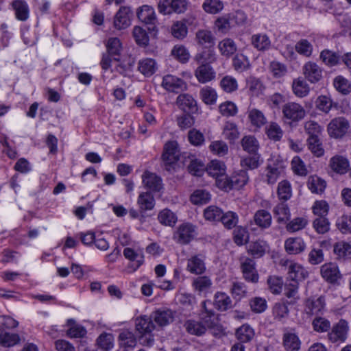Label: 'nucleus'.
Here are the masks:
<instances>
[{"label":"nucleus","instance_id":"nucleus-40","mask_svg":"<svg viewBox=\"0 0 351 351\" xmlns=\"http://www.w3.org/2000/svg\"><path fill=\"white\" fill-rule=\"evenodd\" d=\"M273 213L279 223L287 221L291 217L289 208L285 202L278 204L274 208Z\"/></svg>","mask_w":351,"mask_h":351},{"label":"nucleus","instance_id":"nucleus-46","mask_svg":"<svg viewBox=\"0 0 351 351\" xmlns=\"http://www.w3.org/2000/svg\"><path fill=\"white\" fill-rule=\"evenodd\" d=\"M208 148L212 154L219 157L227 155L229 150L227 143L222 140L212 141Z\"/></svg>","mask_w":351,"mask_h":351},{"label":"nucleus","instance_id":"nucleus-36","mask_svg":"<svg viewBox=\"0 0 351 351\" xmlns=\"http://www.w3.org/2000/svg\"><path fill=\"white\" fill-rule=\"evenodd\" d=\"M254 221L256 225L265 229L271 226L272 217L269 212L261 209L255 213Z\"/></svg>","mask_w":351,"mask_h":351},{"label":"nucleus","instance_id":"nucleus-63","mask_svg":"<svg viewBox=\"0 0 351 351\" xmlns=\"http://www.w3.org/2000/svg\"><path fill=\"white\" fill-rule=\"evenodd\" d=\"M234 189H239L247 184L249 180L247 173L244 170L235 172L231 176Z\"/></svg>","mask_w":351,"mask_h":351},{"label":"nucleus","instance_id":"nucleus-20","mask_svg":"<svg viewBox=\"0 0 351 351\" xmlns=\"http://www.w3.org/2000/svg\"><path fill=\"white\" fill-rule=\"evenodd\" d=\"M285 249L289 254H298L306 249V244L301 237H290L285 242Z\"/></svg>","mask_w":351,"mask_h":351},{"label":"nucleus","instance_id":"nucleus-38","mask_svg":"<svg viewBox=\"0 0 351 351\" xmlns=\"http://www.w3.org/2000/svg\"><path fill=\"white\" fill-rule=\"evenodd\" d=\"M254 329L248 324H243L236 330L235 336L241 343H247L254 337Z\"/></svg>","mask_w":351,"mask_h":351},{"label":"nucleus","instance_id":"nucleus-41","mask_svg":"<svg viewBox=\"0 0 351 351\" xmlns=\"http://www.w3.org/2000/svg\"><path fill=\"white\" fill-rule=\"evenodd\" d=\"M222 134L230 143H234L239 138L240 133L237 125L234 123L227 121L224 124Z\"/></svg>","mask_w":351,"mask_h":351},{"label":"nucleus","instance_id":"nucleus-51","mask_svg":"<svg viewBox=\"0 0 351 351\" xmlns=\"http://www.w3.org/2000/svg\"><path fill=\"white\" fill-rule=\"evenodd\" d=\"M335 89L343 95H348L351 93L350 82L341 75L336 77L333 80Z\"/></svg>","mask_w":351,"mask_h":351},{"label":"nucleus","instance_id":"nucleus-49","mask_svg":"<svg viewBox=\"0 0 351 351\" xmlns=\"http://www.w3.org/2000/svg\"><path fill=\"white\" fill-rule=\"evenodd\" d=\"M202 100L207 105L215 104L217 101V94L210 86L203 87L199 92Z\"/></svg>","mask_w":351,"mask_h":351},{"label":"nucleus","instance_id":"nucleus-45","mask_svg":"<svg viewBox=\"0 0 351 351\" xmlns=\"http://www.w3.org/2000/svg\"><path fill=\"white\" fill-rule=\"evenodd\" d=\"M195 39L197 43L202 46H213L215 43V37L209 30H198L195 34Z\"/></svg>","mask_w":351,"mask_h":351},{"label":"nucleus","instance_id":"nucleus-34","mask_svg":"<svg viewBox=\"0 0 351 351\" xmlns=\"http://www.w3.org/2000/svg\"><path fill=\"white\" fill-rule=\"evenodd\" d=\"M207 173L217 179L226 173V167L225 164L217 160H212L206 168Z\"/></svg>","mask_w":351,"mask_h":351},{"label":"nucleus","instance_id":"nucleus-2","mask_svg":"<svg viewBox=\"0 0 351 351\" xmlns=\"http://www.w3.org/2000/svg\"><path fill=\"white\" fill-rule=\"evenodd\" d=\"M179 157L180 151L177 143L175 141L167 142L165 145L164 152L162 155L165 169L168 171L174 170Z\"/></svg>","mask_w":351,"mask_h":351},{"label":"nucleus","instance_id":"nucleus-29","mask_svg":"<svg viewBox=\"0 0 351 351\" xmlns=\"http://www.w3.org/2000/svg\"><path fill=\"white\" fill-rule=\"evenodd\" d=\"M324 306L325 301L323 297L309 298L306 301L305 311L308 315H317L324 310Z\"/></svg>","mask_w":351,"mask_h":351},{"label":"nucleus","instance_id":"nucleus-6","mask_svg":"<svg viewBox=\"0 0 351 351\" xmlns=\"http://www.w3.org/2000/svg\"><path fill=\"white\" fill-rule=\"evenodd\" d=\"M196 234L195 226L189 223L181 224L173 234V239L178 243L187 244Z\"/></svg>","mask_w":351,"mask_h":351},{"label":"nucleus","instance_id":"nucleus-31","mask_svg":"<svg viewBox=\"0 0 351 351\" xmlns=\"http://www.w3.org/2000/svg\"><path fill=\"white\" fill-rule=\"evenodd\" d=\"M66 326L68 329L66 335L70 338H82L86 335V329L82 325L76 323L73 319L67 320Z\"/></svg>","mask_w":351,"mask_h":351},{"label":"nucleus","instance_id":"nucleus-16","mask_svg":"<svg viewBox=\"0 0 351 351\" xmlns=\"http://www.w3.org/2000/svg\"><path fill=\"white\" fill-rule=\"evenodd\" d=\"M194 75L197 81L202 84L208 83L216 77V73L210 64H198L194 71Z\"/></svg>","mask_w":351,"mask_h":351},{"label":"nucleus","instance_id":"nucleus-15","mask_svg":"<svg viewBox=\"0 0 351 351\" xmlns=\"http://www.w3.org/2000/svg\"><path fill=\"white\" fill-rule=\"evenodd\" d=\"M142 182L144 187L152 192H159L162 189V179L156 173L148 171L142 175Z\"/></svg>","mask_w":351,"mask_h":351},{"label":"nucleus","instance_id":"nucleus-14","mask_svg":"<svg viewBox=\"0 0 351 351\" xmlns=\"http://www.w3.org/2000/svg\"><path fill=\"white\" fill-rule=\"evenodd\" d=\"M191 286L199 295H206L213 287V281L210 276H199L193 279Z\"/></svg>","mask_w":351,"mask_h":351},{"label":"nucleus","instance_id":"nucleus-58","mask_svg":"<svg viewBox=\"0 0 351 351\" xmlns=\"http://www.w3.org/2000/svg\"><path fill=\"white\" fill-rule=\"evenodd\" d=\"M266 134L269 139L279 141L283 136V131L278 123L271 122L266 128Z\"/></svg>","mask_w":351,"mask_h":351},{"label":"nucleus","instance_id":"nucleus-12","mask_svg":"<svg viewBox=\"0 0 351 351\" xmlns=\"http://www.w3.org/2000/svg\"><path fill=\"white\" fill-rule=\"evenodd\" d=\"M186 270L192 274L202 275L206 270L205 256L195 254L187 259Z\"/></svg>","mask_w":351,"mask_h":351},{"label":"nucleus","instance_id":"nucleus-21","mask_svg":"<svg viewBox=\"0 0 351 351\" xmlns=\"http://www.w3.org/2000/svg\"><path fill=\"white\" fill-rule=\"evenodd\" d=\"M137 17L145 24L155 25L157 22L156 15L153 7L143 5L138 9Z\"/></svg>","mask_w":351,"mask_h":351},{"label":"nucleus","instance_id":"nucleus-33","mask_svg":"<svg viewBox=\"0 0 351 351\" xmlns=\"http://www.w3.org/2000/svg\"><path fill=\"white\" fill-rule=\"evenodd\" d=\"M218 49L221 56L230 58L237 50L235 42L231 38H224L218 43Z\"/></svg>","mask_w":351,"mask_h":351},{"label":"nucleus","instance_id":"nucleus-43","mask_svg":"<svg viewBox=\"0 0 351 351\" xmlns=\"http://www.w3.org/2000/svg\"><path fill=\"white\" fill-rule=\"evenodd\" d=\"M292 89L293 93L298 97H304L309 93V86L308 84L301 77L293 80L292 83Z\"/></svg>","mask_w":351,"mask_h":351},{"label":"nucleus","instance_id":"nucleus-25","mask_svg":"<svg viewBox=\"0 0 351 351\" xmlns=\"http://www.w3.org/2000/svg\"><path fill=\"white\" fill-rule=\"evenodd\" d=\"M269 251V245L263 240H256L252 241L247 246V252L254 258L262 257Z\"/></svg>","mask_w":351,"mask_h":351},{"label":"nucleus","instance_id":"nucleus-64","mask_svg":"<svg viewBox=\"0 0 351 351\" xmlns=\"http://www.w3.org/2000/svg\"><path fill=\"white\" fill-rule=\"evenodd\" d=\"M221 208L216 206H210L207 207L204 211V217L206 220L210 221H219L222 217Z\"/></svg>","mask_w":351,"mask_h":351},{"label":"nucleus","instance_id":"nucleus-56","mask_svg":"<svg viewBox=\"0 0 351 351\" xmlns=\"http://www.w3.org/2000/svg\"><path fill=\"white\" fill-rule=\"evenodd\" d=\"M190 199L193 204H204L210 201V194L204 189H197L192 193Z\"/></svg>","mask_w":351,"mask_h":351},{"label":"nucleus","instance_id":"nucleus-32","mask_svg":"<svg viewBox=\"0 0 351 351\" xmlns=\"http://www.w3.org/2000/svg\"><path fill=\"white\" fill-rule=\"evenodd\" d=\"M137 204L141 211L151 210L155 206V199L151 192H142L138 197Z\"/></svg>","mask_w":351,"mask_h":351},{"label":"nucleus","instance_id":"nucleus-35","mask_svg":"<svg viewBox=\"0 0 351 351\" xmlns=\"http://www.w3.org/2000/svg\"><path fill=\"white\" fill-rule=\"evenodd\" d=\"M158 220L163 226L173 227L178 221V217L170 209L165 208L158 213Z\"/></svg>","mask_w":351,"mask_h":351},{"label":"nucleus","instance_id":"nucleus-19","mask_svg":"<svg viewBox=\"0 0 351 351\" xmlns=\"http://www.w3.org/2000/svg\"><path fill=\"white\" fill-rule=\"evenodd\" d=\"M152 318L160 326L169 324L174 319L173 312L168 308H160L152 314Z\"/></svg>","mask_w":351,"mask_h":351},{"label":"nucleus","instance_id":"nucleus-55","mask_svg":"<svg viewBox=\"0 0 351 351\" xmlns=\"http://www.w3.org/2000/svg\"><path fill=\"white\" fill-rule=\"evenodd\" d=\"M307 184L311 191L315 193H321L326 188L325 181L316 176L309 177Z\"/></svg>","mask_w":351,"mask_h":351},{"label":"nucleus","instance_id":"nucleus-10","mask_svg":"<svg viewBox=\"0 0 351 351\" xmlns=\"http://www.w3.org/2000/svg\"><path fill=\"white\" fill-rule=\"evenodd\" d=\"M161 85L166 90L176 93L187 88V84L184 80L171 74L165 75L162 77Z\"/></svg>","mask_w":351,"mask_h":351},{"label":"nucleus","instance_id":"nucleus-13","mask_svg":"<svg viewBox=\"0 0 351 351\" xmlns=\"http://www.w3.org/2000/svg\"><path fill=\"white\" fill-rule=\"evenodd\" d=\"M305 78L311 83H317L322 78V69L315 62L308 61L302 66Z\"/></svg>","mask_w":351,"mask_h":351},{"label":"nucleus","instance_id":"nucleus-53","mask_svg":"<svg viewBox=\"0 0 351 351\" xmlns=\"http://www.w3.org/2000/svg\"><path fill=\"white\" fill-rule=\"evenodd\" d=\"M120 344L124 347L134 348L136 345V339L132 332L124 330L119 335Z\"/></svg>","mask_w":351,"mask_h":351},{"label":"nucleus","instance_id":"nucleus-48","mask_svg":"<svg viewBox=\"0 0 351 351\" xmlns=\"http://www.w3.org/2000/svg\"><path fill=\"white\" fill-rule=\"evenodd\" d=\"M114 337L110 333L103 332L97 339V346L104 351H109L114 347Z\"/></svg>","mask_w":351,"mask_h":351},{"label":"nucleus","instance_id":"nucleus-18","mask_svg":"<svg viewBox=\"0 0 351 351\" xmlns=\"http://www.w3.org/2000/svg\"><path fill=\"white\" fill-rule=\"evenodd\" d=\"M135 328L141 336H145L152 332L155 326L152 322V317L143 315L135 319Z\"/></svg>","mask_w":351,"mask_h":351},{"label":"nucleus","instance_id":"nucleus-61","mask_svg":"<svg viewBox=\"0 0 351 351\" xmlns=\"http://www.w3.org/2000/svg\"><path fill=\"white\" fill-rule=\"evenodd\" d=\"M313 227L318 234H325L330 230V223L326 217H317L313 221Z\"/></svg>","mask_w":351,"mask_h":351},{"label":"nucleus","instance_id":"nucleus-44","mask_svg":"<svg viewBox=\"0 0 351 351\" xmlns=\"http://www.w3.org/2000/svg\"><path fill=\"white\" fill-rule=\"evenodd\" d=\"M248 118L252 125L261 128L267 123V119L263 112L256 108L248 111Z\"/></svg>","mask_w":351,"mask_h":351},{"label":"nucleus","instance_id":"nucleus-9","mask_svg":"<svg viewBox=\"0 0 351 351\" xmlns=\"http://www.w3.org/2000/svg\"><path fill=\"white\" fill-rule=\"evenodd\" d=\"M241 269L245 280L252 283L258 282L259 276L253 259L248 257L241 258Z\"/></svg>","mask_w":351,"mask_h":351},{"label":"nucleus","instance_id":"nucleus-26","mask_svg":"<svg viewBox=\"0 0 351 351\" xmlns=\"http://www.w3.org/2000/svg\"><path fill=\"white\" fill-rule=\"evenodd\" d=\"M158 69V64L154 59L143 58L138 61V70L145 77L154 75Z\"/></svg>","mask_w":351,"mask_h":351},{"label":"nucleus","instance_id":"nucleus-52","mask_svg":"<svg viewBox=\"0 0 351 351\" xmlns=\"http://www.w3.org/2000/svg\"><path fill=\"white\" fill-rule=\"evenodd\" d=\"M223 3L220 0H206L202 4L203 10L208 14H216L223 9Z\"/></svg>","mask_w":351,"mask_h":351},{"label":"nucleus","instance_id":"nucleus-30","mask_svg":"<svg viewBox=\"0 0 351 351\" xmlns=\"http://www.w3.org/2000/svg\"><path fill=\"white\" fill-rule=\"evenodd\" d=\"M282 343L287 351H298L301 346V341L298 336L290 332L284 333Z\"/></svg>","mask_w":351,"mask_h":351},{"label":"nucleus","instance_id":"nucleus-37","mask_svg":"<svg viewBox=\"0 0 351 351\" xmlns=\"http://www.w3.org/2000/svg\"><path fill=\"white\" fill-rule=\"evenodd\" d=\"M213 304L219 311H224L232 307V300L226 293L217 292L214 296Z\"/></svg>","mask_w":351,"mask_h":351},{"label":"nucleus","instance_id":"nucleus-42","mask_svg":"<svg viewBox=\"0 0 351 351\" xmlns=\"http://www.w3.org/2000/svg\"><path fill=\"white\" fill-rule=\"evenodd\" d=\"M319 58L324 64L330 67L337 65L340 61V56L329 49L322 51Z\"/></svg>","mask_w":351,"mask_h":351},{"label":"nucleus","instance_id":"nucleus-62","mask_svg":"<svg viewBox=\"0 0 351 351\" xmlns=\"http://www.w3.org/2000/svg\"><path fill=\"white\" fill-rule=\"evenodd\" d=\"M133 37L137 45L145 47L149 43V36L146 31L141 27L135 26L132 31Z\"/></svg>","mask_w":351,"mask_h":351},{"label":"nucleus","instance_id":"nucleus-3","mask_svg":"<svg viewBox=\"0 0 351 351\" xmlns=\"http://www.w3.org/2000/svg\"><path fill=\"white\" fill-rule=\"evenodd\" d=\"M280 265L285 267L287 271V278L291 281L298 282L308 276V272L304 267L293 260L282 259Z\"/></svg>","mask_w":351,"mask_h":351},{"label":"nucleus","instance_id":"nucleus-5","mask_svg":"<svg viewBox=\"0 0 351 351\" xmlns=\"http://www.w3.org/2000/svg\"><path fill=\"white\" fill-rule=\"evenodd\" d=\"M349 330L348 323L345 319H340L333 325L328 333V339L334 343H340L346 341Z\"/></svg>","mask_w":351,"mask_h":351},{"label":"nucleus","instance_id":"nucleus-60","mask_svg":"<svg viewBox=\"0 0 351 351\" xmlns=\"http://www.w3.org/2000/svg\"><path fill=\"white\" fill-rule=\"evenodd\" d=\"M171 32L174 38L182 40L186 36L188 28L184 22L176 21L172 25Z\"/></svg>","mask_w":351,"mask_h":351},{"label":"nucleus","instance_id":"nucleus-24","mask_svg":"<svg viewBox=\"0 0 351 351\" xmlns=\"http://www.w3.org/2000/svg\"><path fill=\"white\" fill-rule=\"evenodd\" d=\"M329 167L333 171L339 174H344L349 169L350 162L346 158L336 155L330 158Z\"/></svg>","mask_w":351,"mask_h":351},{"label":"nucleus","instance_id":"nucleus-54","mask_svg":"<svg viewBox=\"0 0 351 351\" xmlns=\"http://www.w3.org/2000/svg\"><path fill=\"white\" fill-rule=\"evenodd\" d=\"M295 49L299 54L309 58L313 53V47L308 40L301 39L296 43Z\"/></svg>","mask_w":351,"mask_h":351},{"label":"nucleus","instance_id":"nucleus-59","mask_svg":"<svg viewBox=\"0 0 351 351\" xmlns=\"http://www.w3.org/2000/svg\"><path fill=\"white\" fill-rule=\"evenodd\" d=\"M307 143L308 149L315 156L320 157L324 155V149L322 146L320 136L308 138Z\"/></svg>","mask_w":351,"mask_h":351},{"label":"nucleus","instance_id":"nucleus-8","mask_svg":"<svg viewBox=\"0 0 351 351\" xmlns=\"http://www.w3.org/2000/svg\"><path fill=\"white\" fill-rule=\"evenodd\" d=\"M350 127L348 121L343 118L333 119L328 125V132L330 136L335 138L343 137Z\"/></svg>","mask_w":351,"mask_h":351},{"label":"nucleus","instance_id":"nucleus-39","mask_svg":"<svg viewBox=\"0 0 351 351\" xmlns=\"http://www.w3.org/2000/svg\"><path fill=\"white\" fill-rule=\"evenodd\" d=\"M171 55L182 64L188 62L191 57L189 50L182 45H175L171 49Z\"/></svg>","mask_w":351,"mask_h":351},{"label":"nucleus","instance_id":"nucleus-4","mask_svg":"<svg viewBox=\"0 0 351 351\" xmlns=\"http://www.w3.org/2000/svg\"><path fill=\"white\" fill-rule=\"evenodd\" d=\"M285 162L278 158L269 161L265 169V180L269 184H274L284 173Z\"/></svg>","mask_w":351,"mask_h":351},{"label":"nucleus","instance_id":"nucleus-11","mask_svg":"<svg viewBox=\"0 0 351 351\" xmlns=\"http://www.w3.org/2000/svg\"><path fill=\"white\" fill-rule=\"evenodd\" d=\"M132 12L130 8L122 6L114 16L113 26L118 30L125 29L131 25Z\"/></svg>","mask_w":351,"mask_h":351},{"label":"nucleus","instance_id":"nucleus-17","mask_svg":"<svg viewBox=\"0 0 351 351\" xmlns=\"http://www.w3.org/2000/svg\"><path fill=\"white\" fill-rule=\"evenodd\" d=\"M178 106L184 112L194 113L197 111V101L189 94H181L176 99Z\"/></svg>","mask_w":351,"mask_h":351},{"label":"nucleus","instance_id":"nucleus-23","mask_svg":"<svg viewBox=\"0 0 351 351\" xmlns=\"http://www.w3.org/2000/svg\"><path fill=\"white\" fill-rule=\"evenodd\" d=\"M321 275L323 278L331 283L340 278L338 267L332 263H326L321 267Z\"/></svg>","mask_w":351,"mask_h":351},{"label":"nucleus","instance_id":"nucleus-27","mask_svg":"<svg viewBox=\"0 0 351 351\" xmlns=\"http://www.w3.org/2000/svg\"><path fill=\"white\" fill-rule=\"evenodd\" d=\"M217 60V56L215 51L213 49H205L197 53L193 60L197 64H210L215 62Z\"/></svg>","mask_w":351,"mask_h":351},{"label":"nucleus","instance_id":"nucleus-28","mask_svg":"<svg viewBox=\"0 0 351 351\" xmlns=\"http://www.w3.org/2000/svg\"><path fill=\"white\" fill-rule=\"evenodd\" d=\"M12 7L15 12L16 18L21 21H25L29 18V10L27 3L23 0H14Z\"/></svg>","mask_w":351,"mask_h":351},{"label":"nucleus","instance_id":"nucleus-50","mask_svg":"<svg viewBox=\"0 0 351 351\" xmlns=\"http://www.w3.org/2000/svg\"><path fill=\"white\" fill-rule=\"evenodd\" d=\"M308 223L306 217H295L287 224L286 229L289 232H295L305 228Z\"/></svg>","mask_w":351,"mask_h":351},{"label":"nucleus","instance_id":"nucleus-47","mask_svg":"<svg viewBox=\"0 0 351 351\" xmlns=\"http://www.w3.org/2000/svg\"><path fill=\"white\" fill-rule=\"evenodd\" d=\"M243 149L250 154H257L259 143L257 139L251 135L245 136L241 140Z\"/></svg>","mask_w":351,"mask_h":351},{"label":"nucleus","instance_id":"nucleus-7","mask_svg":"<svg viewBox=\"0 0 351 351\" xmlns=\"http://www.w3.org/2000/svg\"><path fill=\"white\" fill-rule=\"evenodd\" d=\"M283 117L292 121H298L302 119L306 114L304 108L295 102L285 104L282 108Z\"/></svg>","mask_w":351,"mask_h":351},{"label":"nucleus","instance_id":"nucleus-57","mask_svg":"<svg viewBox=\"0 0 351 351\" xmlns=\"http://www.w3.org/2000/svg\"><path fill=\"white\" fill-rule=\"evenodd\" d=\"M278 197L280 200L287 201L292 195L291 186L289 181L282 180L278 183L277 189Z\"/></svg>","mask_w":351,"mask_h":351},{"label":"nucleus","instance_id":"nucleus-22","mask_svg":"<svg viewBox=\"0 0 351 351\" xmlns=\"http://www.w3.org/2000/svg\"><path fill=\"white\" fill-rule=\"evenodd\" d=\"M252 45L259 51H267L271 48V42L269 37L264 33H258L252 36Z\"/></svg>","mask_w":351,"mask_h":351},{"label":"nucleus","instance_id":"nucleus-1","mask_svg":"<svg viewBox=\"0 0 351 351\" xmlns=\"http://www.w3.org/2000/svg\"><path fill=\"white\" fill-rule=\"evenodd\" d=\"M207 302L210 303V301H204L202 302L203 310L200 315L202 322L189 319L184 323V328L189 334L201 336L206 332L207 328L212 326L215 312L211 309L209 310L207 308Z\"/></svg>","mask_w":351,"mask_h":351}]
</instances>
